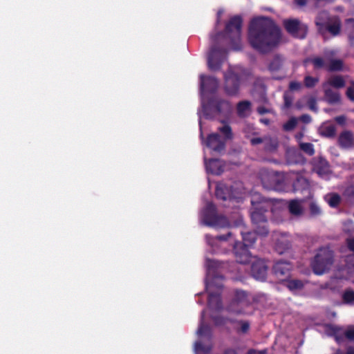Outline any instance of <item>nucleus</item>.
<instances>
[{"label":"nucleus","mask_w":354,"mask_h":354,"mask_svg":"<svg viewBox=\"0 0 354 354\" xmlns=\"http://www.w3.org/2000/svg\"><path fill=\"white\" fill-rule=\"evenodd\" d=\"M335 121L339 124H344L346 120V118L344 115H340L335 118Z\"/></svg>","instance_id":"47"},{"label":"nucleus","mask_w":354,"mask_h":354,"mask_svg":"<svg viewBox=\"0 0 354 354\" xmlns=\"http://www.w3.org/2000/svg\"><path fill=\"white\" fill-rule=\"evenodd\" d=\"M333 2V0H313V3H312V5L315 8H321Z\"/></svg>","instance_id":"40"},{"label":"nucleus","mask_w":354,"mask_h":354,"mask_svg":"<svg viewBox=\"0 0 354 354\" xmlns=\"http://www.w3.org/2000/svg\"><path fill=\"white\" fill-rule=\"evenodd\" d=\"M297 123V119L296 118H292L283 124V129L286 131H291L295 127Z\"/></svg>","instance_id":"38"},{"label":"nucleus","mask_w":354,"mask_h":354,"mask_svg":"<svg viewBox=\"0 0 354 354\" xmlns=\"http://www.w3.org/2000/svg\"><path fill=\"white\" fill-rule=\"evenodd\" d=\"M348 248L354 252V239H349L347 240Z\"/></svg>","instance_id":"49"},{"label":"nucleus","mask_w":354,"mask_h":354,"mask_svg":"<svg viewBox=\"0 0 354 354\" xmlns=\"http://www.w3.org/2000/svg\"><path fill=\"white\" fill-rule=\"evenodd\" d=\"M252 210L251 212V218L254 224L257 225V233L260 235H266L268 229L266 226V216L264 212L266 211L264 203H256L252 200Z\"/></svg>","instance_id":"8"},{"label":"nucleus","mask_w":354,"mask_h":354,"mask_svg":"<svg viewBox=\"0 0 354 354\" xmlns=\"http://www.w3.org/2000/svg\"><path fill=\"white\" fill-rule=\"evenodd\" d=\"M335 54L336 51L333 50L326 52V58L328 62V71H339L345 70L344 64L342 59H332V57H333Z\"/></svg>","instance_id":"16"},{"label":"nucleus","mask_w":354,"mask_h":354,"mask_svg":"<svg viewBox=\"0 0 354 354\" xmlns=\"http://www.w3.org/2000/svg\"><path fill=\"white\" fill-rule=\"evenodd\" d=\"M333 263L332 251L328 248H321L311 262V267L315 274L321 275L327 272Z\"/></svg>","instance_id":"6"},{"label":"nucleus","mask_w":354,"mask_h":354,"mask_svg":"<svg viewBox=\"0 0 354 354\" xmlns=\"http://www.w3.org/2000/svg\"><path fill=\"white\" fill-rule=\"evenodd\" d=\"M286 31L297 38H304L307 34V26L297 19H287L283 21Z\"/></svg>","instance_id":"11"},{"label":"nucleus","mask_w":354,"mask_h":354,"mask_svg":"<svg viewBox=\"0 0 354 354\" xmlns=\"http://www.w3.org/2000/svg\"><path fill=\"white\" fill-rule=\"evenodd\" d=\"M258 112L260 114H263V113L267 112V110L265 108H263V107H259L258 108Z\"/></svg>","instance_id":"55"},{"label":"nucleus","mask_w":354,"mask_h":354,"mask_svg":"<svg viewBox=\"0 0 354 354\" xmlns=\"http://www.w3.org/2000/svg\"><path fill=\"white\" fill-rule=\"evenodd\" d=\"M353 194H354V188L352 187L347 188L346 190L345 191V194L346 195Z\"/></svg>","instance_id":"52"},{"label":"nucleus","mask_w":354,"mask_h":354,"mask_svg":"<svg viewBox=\"0 0 354 354\" xmlns=\"http://www.w3.org/2000/svg\"><path fill=\"white\" fill-rule=\"evenodd\" d=\"M220 216L216 211L214 205L209 203L200 214V221L205 225L216 228L219 225Z\"/></svg>","instance_id":"10"},{"label":"nucleus","mask_w":354,"mask_h":354,"mask_svg":"<svg viewBox=\"0 0 354 354\" xmlns=\"http://www.w3.org/2000/svg\"><path fill=\"white\" fill-rule=\"evenodd\" d=\"M345 336L351 340H354V326L349 327L344 333Z\"/></svg>","instance_id":"42"},{"label":"nucleus","mask_w":354,"mask_h":354,"mask_svg":"<svg viewBox=\"0 0 354 354\" xmlns=\"http://www.w3.org/2000/svg\"><path fill=\"white\" fill-rule=\"evenodd\" d=\"M304 281L299 279H292L286 282V287L292 292L301 290L304 286Z\"/></svg>","instance_id":"25"},{"label":"nucleus","mask_w":354,"mask_h":354,"mask_svg":"<svg viewBox=\"0 0 354 354\" xmlns=\"http://www.w3.org/2000/svg\"><path fill=\"white\" fill-rule=\"evenodd\" d=\"M315 24L319 32L323 35L326 31L329 32L333 36H337L340 33L341 20L338 17H329L326 12L319 14L315 20Z\"/></svg>","instance_id":"5"},{"label":"nucleus","mask_w":354,"mask_h":354,"mask_svg":"<svg viewBox=\"0 0 354 354\" xmlns=\"http://www.w3.org/2000/svg\"><path fill=\"white\" fill-rule=\"evenodd\" d=\"M283 60L280 57H275L269 64V69L271 71L279 70L282 66Z\"/></svg>","instance_id":"32"},{"label":"nucleus","mask_w":354,"mask_h":354,"mask_svg":"<svg viewBox=\"0 0 354 354\" xmlns=\"http://www.w3.org/2000/svg\"><path fill=\"white\" fill-rule=\"evenodd\" d=\"M263 142V140L259 138H254L251 140V142L252 145H257V144L261 143Z\"/></svg>","instance_id":"50"},{"label":"nucleus","mask_w":354,"mask_h":354,"mask_svg":"<svg viewBox=\"0 0 354 354\" xmlns=\"http://www.w3.org/2000/svg\"><path fill=\"white\" fill-rule=\"evenodd\" d=\"M346 95L351 100L354 101V88L352 86L348 88Z\"/></svg>","instance_id":"46"},{"label":"nucleus","mask_w":354,"mask_h":354,"mask_svg":"<svg viewBox=\"0 0 354 354\" xmlns=\"http://www.w3.org/2000/svg\"><path fill=\"white\" fill-rule=\"evenodd\" d=\"M275 250L279 254L283 253L290 245V239L286 234H276L274 235Z\"/></svg>","instance_id":"17"},{"label":"nucleus","mask_w":354,"mask_h":354,"mask_svg":"<svg viewBox=\"0 0 354 354\" xmlns=\"http://www.w3.org/2000/svg\"><path fill=\"white\" fill-rule=\"evenodd\" d=\"M212 179L210 177L208 178V182H209V187L210 188L212 186Z\"/></svg>","instance_id":"59"},{"label":"nucleus","mask_w":354,"mask_h":354,"mask_svg":"<svg viewBox=\"0 0 354 354\" xmlns=\"http://www.w3.org/2000/svg\"><path fill=\"white\" fill-rule=\"evenodd\" d=\"M300 148L308 155H313L315 153L313 145L310 143L301 142L299 144Z\"/></svg>","instance_id":"34"},{"label":"nucleus","mask_w":354,"mask_h":354,"mask_svg":"<svg viewBox=\"0 0 354 354\" xmlns=\"http://www.w3.org/2000/svg\"><path fill=\"white\" fill-rule=\"evenodd\" d=\"M335 354H342V353L339 350H338Z\"/></svg>","instance_id":"62"},{"label":"nucleus","mask_w":354,"mask_h":354,"mask_svg":"<svg viewBox=\"0 0 354 354\" xmlns=\"http://www.w3.org/2000/svg\"><path fill=\"white\" fill-rule=\"evenodd\" d=\"M336 129L335 126L332 124H324L320 129V133L322 135L326 137H332L335 134Z\"/></svg>","instance_id":"29"},{"label":"nucleus","mask_w":354,"mask_h":354,"mask_svg":"<svg viewBox=\"0 0 354 354\" xmlns=\"http://www.w3.org/2000/svg\"><path fill=\"white\" fill-rule=\"evenodd\" d=\"M218 87L217 80L212 77L201 76V105L202 109L199 111L200 127H201L202 115L205 118H215L221 113V102L219 95L216 93ZM201 137L203 138L201 129Z\"/></svg>","instance_id":"3"},{"label":"nucleus","mask_w":354,"mask_h":354,"mask_svg":"<svg viewBox=\"0 0 354 354\" xmlns=\"http://www.w3.org/2000/svg\"><path fill=\"white\" fill-rule=\"evenodd\" d=\"M325 199L330 207H337L341 200L340 196L335 193L327 194L325 196Z\"/></svg>","instance_id":"30"},{"label":"nucleus","mask_w":354,"mask_h":354,"mask_svg":"<svg viewBox=\"0 0 354 354\" xmlns=\"http://www.w3.org/2000/svg\"><path fill=\"white\" fill-rule=\"evenodd\" d=\"M310 62L315 69L326 68L328 70V64L326 58L316 57L305 61V63Z\"/></svg>","instance_id":"22"},{"label":"nucleus","mask_w":354,"mask_h":354,"mask_svg":"<svg viewBox=\"0 0 354 354\" xmlns=\"http://www.w3.org/2000/svg\"><path fill=\"white\" fill-rule=\"evenodd\" d=\"M346 354H354V348L353 347H349L347 349Z\"/></svg>","instance_id":"56"},{"label":"nucleus","mask_w":354,"mask_h":354,"mask_svg":"<svg viewBox=\"0 0 354 354\" xmlns=\"http://www.w3.org/2000/svg\"><path fill=\"white\" fill-rule=\"evenodd\" d=\"M344 301L347 304L354 303V291L352 290H347L343 295Z\"/></svg>","instance_id":"35"},{"label":"nucleus","mask_w":354,"mask_h":354,"mask_svg":"<svg viewBox=\"0 0 354 354\" xmlns=\"http://www.w3.org/2000/svg\"><path fill=\"white\" fill-rule=\"evenodd\" d=\"M328 170L326 169L324 171H322L321 170H317V173L322 177H324V175L327 173Z\"/></svg>","instance_id":"54"},{"label":"nucleus","mask_w":354,"mask_h":354,"mask_svg":"<svg viewBox=\"0 0 354 354\" xmlns=\"http://www.w3.org/2000/svg\"><path fill=\"white\" fill-rule=\"evenodd\" d=\"M295 3L299 7H304L307 4H312L313 0H295Z\"/></svg>","instance_id":"43"},{"label":"nucleus","mask_w":354,"mask_h":354,"mask_svg":"<svg viewBox=\"0 0 354 354\" xmlns=\"http://www.w3.org/2000/svg\"><path fill=\"white\" fill-rule=\"evenodd\" d=\"M234 251L236 261L240 263H252L254 261V258L257 257L252 256L246 247H244L241 243H235Z\"/></svg>","instance_id":"14"},{"label":"nucleus","mask_w":354,"mask_h":354,"mask_svg":"<svg viewBox=\"0 0 354 354\" xmlns=\"http://www.w3.org/2000/svg\"><path fill=\"white\" fill-rule=\"evenodd\" d=\"M222 223H223V227L224 226V218H223Z\"/></svg>","instance_id":"63"},{"label":"nucleus","mask_w":354,"mask_h":354,"mask_svg":"<svg viewBox=\"0 0 354 354\" xmlns=\"http://www.w3.org/2000/svg\"><path fill=\"white\" fill-rule=\"evenodd\" d=\"M263 142L266 150L269 151L275 150L278 146V142L275 138H266L263 140Z\"/></svg>","instance_id":"31"},{"label":"nucleus","mask_w":354,"mask_h":354,"mask_svg":"<svg viewBox=\"0 0 354 354\" xmlns=\"http://www.w3.org/2000/svg\"><path fill=\"white\" fill-rule=\"evenodd\" d=\"M234 302L243 306L248 305V295L243 290H236L234 295Z\"/></svg>","instance_id":"27"},{"label":"nucleus","mask_w":354,"mask_h":354,"mask_svg":"<svg viewBox=\"0 0 354 354\" xmlns=\"http://www.w3.org/2000/svg\"><path fill=\"white\" fill-rule=\"evenodd\" d=\"M301 87V84L297 82H292L290 83L289 88L292 91L299 90Z\"/></svg>","instance_id":"44"},{"label":"nucleus","mask_w":354,"mask_h":354,"mask_svg":"<svg viewBox=\"0 0 354 354\" xmlns=\"http://www.w3.org/2000/svg\"><path fill=\"white\" fill-rule=\"evenodd\" d=\"M301 120L306 122V123H308L310 121V117L308 115H304L301 117Z\"/></svg>","instance_id":"51"},{"label":"nucleus","mask_w":354,"mask_h":354,"mask_svg":"<svg viewBox=\"0 0 354 354\" xmlns=\"http://www.w3.org/2000/svg\"><path fill=\"white\" fill-rule=\"evenodd\" d=\"M206 148L204 154L206 156H220L221 152V136L220 133H213L205 140Z\"/></svg>","instance_id":"12"},{"label":"nucleus","mask_w":354,"mask_h":354,"mask_svg":"<svg viewBox=\"0 0 354 354\" xmlns=\"http://www.w3.org/2000/svg\"><path fill=\"white\" fill-rule=\"evenodd\" d=\"M251 263V273L253 277L257 280L264 281L267 276L268 269L265 262L256 257L254 258V261Z\"/></svg>","instance_id":"13"},{"label":"nucleus","mask_w":354,"mask_h":354,"mask_svg":"<svg viewBox=\"0 0 354 354\" xmlns=\"http://www.w3.org/2000/svg\"><path fill=\"white\" fill-rule=\"evenodd\" d=\"M241 69L238 67L231 68L227 73L225 81V90L228 95L237 93L240 84L243 82L244 75L241 74Z\"/></svg>","instance_id":"9"},{"label":"nucleus","mask_w":354,"mask_h":354,"mask_svg":"<svg viewBox=\"0 0 354 354\" xmlns=\"http://www.w3.org/2000/svg\"><path fill=\"white\" fill-rule=\"evenodd\" d=\"M225 354H236L234 350H228L225 352Z\"/></svg>","instance_id":"58"},{"label":"nucleus","mask_w":354,"mask_h":354,"mask_svg":"<svg viewBox=\"0 0 354 354\" xmlns=\"http://www.w3.org/2000/svg\"><path fill=\"white\" fill-rule=\"evenodd\" d=\"M256 240V232H249L247 233H243V241L242 243L244 247L251 246Z\"/></svg>","instance_id":"28"},{"label":"nucleus","mask_w":354,"mask_h":354,"mask_svg":"<svg viewBox=\"0 0 354 354\" xmlns=\"http://www.w3.org/2000/svg\"><path fill=\"white\" fill-rule=\"evenodd\" d=\"M248 354H266V351H256L254 350H251L248 352Z\"/></svg>","instance_id":"53"},{"label":"nucleus","mask_w":354,"mask_h":354,"mask_svg":"<svg viewBox=\"0 0 354 354\" xmlns=\"http://www.w3.org/2000/svg\"><path fill=\"white\" fill-rule=\"evenodd\" d=\"M328 86H332L337 88H343L345 86L344 79L341 75H333L323 84V87Z\"/></svg>","instance_id":"21"},{"label":"nucleus","mask_w":354,"mask_h":354,"mask_svg":"<svg viewBox=\"0 0 354 354\" xmlns=\"http://www.w3.org/2000/svg\"><path fill=\"white\" fill-rule=\"evenodd\" d=\"M249 40L253 48L266 53L280 42L281 31L268 18L255 17L250 22Z\"/></svg>","instance_id":"2"},{"label":"nucleus","mask_w":354,"mask_h":354,"mask_svg":"<svg viewBox=\"0 0 354 354\" xmlns=\"http://www.w3.org/2000/svg\"><path fill=\"white\" fill-rule=\"evenodd\" d=\"M206 170L209 174L218 176L221 174V163L218 158H209L207 161V156L205 158Z\"/></svg>","instance_id":"18"},{"label":"nucleus","mask_w":354,"mask_h":354,"mask_svg":"<svg viewBox=\"0 0 354 354\" xmlns=\"http://www.w3.org/2000/svg\"><path fill=\"white\" fill-rule=\"evenodd\" d=\"M219 15H220V11H218L217 12V23L216 26V33L215 35H212L211 36V40L213 43L214 46L211 48L210 52L208 55V67L212 71H216L219 69L220 67V63H221V50L219 46H216L219 44L220 41V30L219 29V24H218V19H219Z\"/></svg>","instance_id":"7"},{"label":"nucleus","mask_w":354,"mask_h":354,"mask_svg":"<svg viewBox=\"0 0 354 354\" xmlns=\"http://www.w3.org/2000/svg\"><path fill=\"white\" fill-rule=\"evenodd\" d=\"M319 79L309 75H306L304 78V84L306 87L311 88L316 85Z\"/></svg>","instance_id":"36"},{"label":"nucleus","mask_w":354,"mask_h":354,"mask_svg":"<svg viewBox=\"0 0 354 354\" xmlns=\"http://www.w3.org/2000/svg\"><path fill=\"white\" fill-rule=\"evenodd\" d=\"M310 109H311L312 110L316 111V108H315V105H314V104L310 105Z\"/></svg>","instance_id":"61"},{"label":"nucleus","mask_w":354,"mask_h":354,"mask_svg":"<svg viewBox=\"0 0 354 354\" xmlns=\"http://www.w3.org/2000/svg\"><path fill=\"white\" fill-rule=\"evenodd\" d=\"M290 212L295 216L301 215L303 213V208L299 201L293 200L289 203Z\"/></svg>","instance_id":"26"},{"label":"nucleus","mask_w":354,"mask_h":354,"mask_svg":"<svg viewBox=\"0 0 354 354\" xmlns=\"http://www.w3.org/2000/svg\"><path fill=\"white\" fill-rule=\"evenodd\" d=\"M324 88L325 93L324 97L328 103L333 104L339 101L340 97L337 91L328 88V86L324 87Z\"/></svg>","instance_id":"23"},{"label":"nucleus","mask_w":354,"mask_h":354,"mask_svg":"<svg viewBox=\"0 0 354 354\" xmlns=\"http://www.w3.org/2000/svg\"><path fill=\"white\" fill-rule=\"evenodd\" d=\"M310 210L312 214L313 215H317L319 214L321 212V209L318 206L317 204H316L314 202H312L310 205Z\"/></svg>","instance_id":"41"},{"label":"nucleus","mask_w":354,"mask_h":354,"mask_svg":"<svg viewBox=\"0 0 354 354\" xmlns=\"http://www.w3.org/2000/svg\"><path fill=\"white\" fill-rule=\"evenodd\" d=\"M220 190H219V187H218V185L216 184V192H215V194L216 196V197H219V194H220Z\"/></svg>","instance_id":"57"},{"label":"nucleus","mask_w":354,"mask_h":354,"mask_svg":"<svg viewBox=\"0 0 354 354\" xmlns=\"http://www.w3.org/2000/svg\"><path fill=\"white\" fill-rule=\"evenodd\" d=\"M346 30L349 33V38L354 39V37L351 35L354 32V19H348L346 20Z\"/></svg>","instance_id":"37"},{"label":"nucleus","mask_w":354,"mask_h":354,"mask_svg":"<svg viewBox=\"0 0 354 354\" xmlns=\"http://www.w3.org/2000/svg\"><path fill=\"white\" fill-rule=\"evenodd\" d=\"M242 17L239 15L232 17L226 24L225 32H223V41L231 43L232 48H237L241 35Z\"/></svg>","instance_id":"4"},{"label":"nucleus","mask_w":354,"mask_h":354,"mask_svg":"<svg viewBox=\"0 0 354 354\" xmlns=\"http://www.w3.org/2000/svg\"><path fill=\"white\" fill-rule=\"evenodd\" d=\"M205 239L209 247V252L212 254L218 252L220 250V243L221 241V236L218 235L213 236L210 234H207L205 236Z\"/></svg>","instance_id":"19"},{"label":"nucleus","mask_w":354,"mask_h":354,"mask_svg":"<svg viewBox=\"0 0 354 354\" xmlns=\"http://www.w3.org/2000/svg\"><path fill=\"white\" fill-rule=\"evenodd\" d=\"M223 140L230 139L232 137L231 128L227 124H223Z\"/></svg>","instance_id":"39"},{"label":"nucleus","mask_w":354,"mask_h":354,"mask_svg":"<svg viewBox=\"0 0 354 354\" xmlns=\"http://www.w3.org/2000/svg\"><path fill=\"white\" fill-rule=\"evenodd\" d=\"M251 112V104L249 101L240 102L237 105V113L241 117H247Z\"/></svg>","instance_id":"24"},{"label":"nucleus","mask_w":354,"mask_h":354,"mask_svg":"<svg viewBox=\"0 0 354 354\" xmlns=\"http://www.w3.org/2000/svg\"><path fill=\"white\" fill-rule=\"evenodd\" d=\"M301 137H302V134L301 133H299V134L296 136V138L298 140H300L301 138Z\"/></svg>","instance_id":"60"},{"label":"nucleus","mask_w":354,"mask_h":354,"mask_svg":"<svg viewBox=\"0 0 354 354\" xmlns=\"http://www.w3.org/2000/svg\"><path fill=\"white\" fill-rule=\"evenodd\" d=\"M292 97H290L288 94L284 95V106L286 108H288L292 104Z\"/></svg>","instance_id":"45"},{"label":"nucleus","mask_w":354,"mask_h":354,"mask_svg":"<svg viewBox=\"0 0 354 354\" xmlns=\"http://www.w3.org/2000/svg\"><path fill=\"white\" fill-rule=\"evenodd\" d=\"M207 277L206 289L209 293L208 308L206 313L202 315L201 324L196 332L199 338L194 344V351L195 354H209L213 347V344L210 342L211 333L209 328L205 324V313H207L211 320L218 325L221 322V299L218 294H214V289L219 292V287L217 286L220 281L218 276L220 263L209 258L206 259Z\"/></svg>","instance_id":"1"},{"label":"nucleus","mask_w":354,"mask_h":354,"mask_svg":"<svg viewBox=\"0 0 354 354\" xmlns=\"http://www.w3.org/2000/svg\"><path fill=\"white\" fill-rule=\"evenodd\" d=\"M250 325L248 322H241V330L243 333H246L249 329Z\"/></svg>","instance_id":"48"},{"label":"nucleus","mask_w":354,"mask_h":354,"mask_svg":"<svg viewBox=\"0 0 354 354\" xmlns=\"http://www.w3.org/2000/svg\"><path fill=\"white\" fill-rule=\"evenodd\" d=\"M339 143L344 148H350L354 145L353 134L349 131H343L339 137Z\"/></svg>","instance_id":"20"},{"label":"nucleus","mask_w":354,"mask_h":354,"mask_svg":"<svg viewBox=\"0 0 354 354\" xmlns=\"http://www.w3.org/2000/svg\"><path fill=\"white\" fill-rule=\"evenodd\" d=\"M295 189L299 190L300 189H307L309 187L308 180L304 177H299L297 178V182L294 184Z\"/></svg>","instance_id":"33"},{"label":"nucleus","mask_w":354,"mask_h":354,"mask_svg":"<svg viewBox=\"0 0 354 354\" xmlns=\"http://www.w3.org/2000/svg\"><path fill=\"white\" fill-rule=\"evenodd\" d=\"M292 269V266L287 261H279L274 267L273 272L276 277L280 280H283L289 276L290 271Z\"/></svg>","instance_id":"15"}]
</instances>
